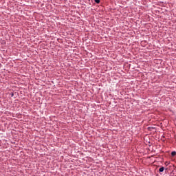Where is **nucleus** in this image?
<instances>
[{"instance_id":"nucleus-4","label":"nucleus","mask_w":176,"mask_h":176,"mask_svg":"<svg viewBox=\"0 0 176 176\" xmlns=\"http://www.w3.org/2000/svg\"><path fill=\"white\" fill-rule=\"evenodd\" d=\"M96 3H100V0H95Z\"/></svg>"},{"instance_id":"nucleus-1","label":"nucleus","mask_w":176,"mask_h":176,"mask_svg":"<svg viewBox=\"0 0 176 176\" xmlns=\"http://www.w3.org/2000/svg\"><path fill=\"white\" fill-rule=\"evenodd\" d=\"M164 171V167L162 166L161 168H160L159 169L160 173H163Z\"/></svg>"},{"instance_id":"nucleus-5","label":"nucleus","mask_w":176,"mask_h":176,"mask_svg":"<svg viewBox=\"0 0 176 176\" xmlns=\"http://www.w3.org/2000/svg\"><path fill=\"white\" fill-rule=\"evenodd\" d=\"M13 96H14V93L12 92L11 97H13Z\"/></svg>"},{"instance_id":"nucleus-3","label":"nucleus","mask_w":176,"mask_h":176,"mask_svg":"<svg viewBox=\"0 0 176 176\" xmlns=\"http://www.w3.org/2000/svg\"><path fill=\"white\" fill-rule=\"evenodd\" d=\"M176 152L175 151H172L171 153V156H175Z\"/></svg>"},{"instance_id":"nucleus-2","label":"nucleus","mask_w":176,"mask_h":176,"mask_svg":"<svg viewBox=\"0 0 176 176\" xmlns=\"http://www.w3.org/2000/svg\"><path fill=\"white\" fill-rule=\"evenodd\" d=\"M153 129H155V128L153 127V126H149V127L148 128V130H149L150 131H152V130H153Z\"/></svg>"}]
</instances>
